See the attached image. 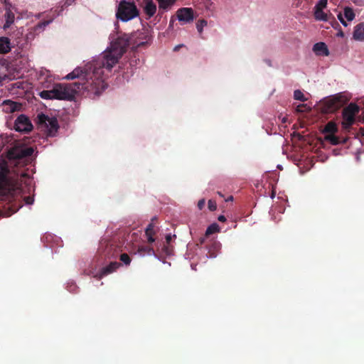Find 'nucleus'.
<instances>
[{"mask_svg":"<svg viewBox=\"0 0 364 364\" xmlns=\"http://www.w3.org/2000/svg\"><path fill=\"white\" fill-rule=\"evenodd\" d=\"M11 50V41L8 37H0V54H6Z\"/></svg>","mask_w":364,"mask_h":364,"instance_id":"nucleus-15","label":"nucleus"},{"mask_svg":"<svg viewBox=\"0 0 364 364\" xmlns=\"http://www.w3.org/2000/svg\"><path fill=\"white\" fill-rule=\"evenodd\" d=\"M338 132V127L333 121L328 122L324 127L323 132L328 134H333Z\"/></svg>","mask_w":364,"mask_h":364,"instance_id":"nucleus-19","label":"nucleus"},{"mask_svg":"<svg viewBox=\"0 0 364 364\" xmlns=\"http://www.w3.org/2000/svg\"><path fill=\"white\" fill-rule=\"evenodd\" d=\"M139 14V12L134 2L126 0H122L119 2L116 12L117 18L124 22L137 17Z\"/></svg>","mask_w":364,"mask_h":364,"instance_id":"nucleus-4","label":"nucleus"},{"mask_svg":"<svg viewBox=\"0 0 364 364\" xmlns=\"http://www.w3.org/2000/svg\"><path fill=\"white\" fill-rule=\"evenodd\" d=\"M353 38L357 41H364V22L358 24L355 27Z\"/></svg>","mask_w":364,"mask_h":364,"instance_id":"nucleus-17","label":"nucleus"},{"mask_svg":"<svg viewBox=\"0 0 364 364\" xmlns=\"http://www.w3.org/2000/svg\"><path fill=\"white\" fill-rule=\"evenodd\" d=\"M6 23L4 26V28L10 27L14 21V14L11 11H7L5 14Z\"/></svg>","mask_w":364,"mask_h":364,"instance_id":"nucleus-23","label":"nucleus"},{"mask_svg":"<svg viewBox=\"0 0 364 364\" xmlns=\"http://www.w3.org/2000/svg\"><path fill=\"white\" fill-rule=\"evenodd\" d=\"M218 220L220 221V222H225L226 221V218L225 216L221 215H219Z\"/></svg>","mask_w":364,"mask_h":364,"instance_id":"nucleus-41","label":"nucleus"},{"mask_svg":"<svg viewBox=\"0 0 364 364\" xmlns=\"http://www.w3.org/2000/svg\"><path fill=\"white\" fill-rule=\"evenodd\" d=\"M325 139L329 141L333 145H337L341 143L338 136L333 134H327L325 136Z\"/></svg>","mask_w":364,"mask_h":364,"instance_id":"nucleus-26","label":"nucleus"},{"mask_svg":"<svg viewBox=\"0 0 364 364\" xmlns=\"http://www.w3.org/2000/svg\"><path fill=\"white\" fill-rule=\"evenodd\" d=\"M10 169L6 161H3L0 163V194L5 192L11 185L9 174Z\"/></svg>","mask_w":364,"mask_h":364,"instance_id":"nucleus-9","label":"nucleus"},{"mask_svg":"<svg viewBox=\"0 0 364 364\" xmlns=\"http://www.w3.org/2000/svg\"><path fill=\"white\" fill-rule=\"evenodd\" d=\"M177 16L180 21L191 22L194 18L193 11L191 8H181L178 10Z\"/></svg>","mask_w":364,"mask_h":364,"instance_id":"nucleus-12","label":"nucleus"},{"mask_svg":"<svg viewBox=\"0 0 364 364\" xmlns=\"http://www.w3.org/2000/svg\"><path fill=\"white\" fill-rule=\"evenodd\" d=\"M220 196L223 197V195L220 192H218Z\"/></svg>","mask_w":364,"mask_h":364,"instance_id":"nucleus-47","label":"nucleus"},{"mask_svg":"<svg viewBox=\"0 0 364 364\" xmlns=\"http://www.w3.org/2000/svg\"><path fill=\"white\" fill-rule=\"evenodd\" d=\"M21 177H22V178H27V177H28V174L27 173H26V172L21 173Z\"/></svg>","mask_w":364,"mask_h":364,"instance_id":"nucleus-43","label":"nucleus"},{"mask_svg":"<svg viewBox=\"0 0 364 364\" xmlns=\"http://www.w3.org/2000/svg\"><path fill=\"white\" fill-rule=\"evenodd\" d=\"M313 51L318 55L328 56L329 51L325 43H316L313 46Z\"/></svg>","mask_w":364,"mask_h":364,"instance_id":"nucleus-13","label":"nucleus"},{"mask_svg":"<svg viewBox=\"0 0 364 364\" xmlns=\"http://www.w3.org/2000/svg\"><path fill=\"white\" fill-rule=\"evenodd\" d=\"M208 209L210 211H214L217 208L216 202L215 200H209L208 203Z\"/></svg>","mask_w":364,"mask_h":364,"instance_id":"nucleus-31","label":"nucleus"},{"mask_svg":"<svg viewBox=\"0 0 364 364\" xmlns=\"http://www.w3.org/2000/svg\"><path fill=\"white\" fill-rule=\"evenodd\" d=\"M338 35L341 36H343V32H341Z\"/></svg>","mask_w":364,"mask_h":364,"instance_id":"nucleus-48","label":"nucleus"},{"mask_svg":"<svg viewBox=\"0 0 364 364\" xmlns=\"http://www.w3.org/2000/svg\"><path fill=\"white\" fill-rule=\"evenodd\" d=\"M233 200V197L232 196H230L227 200L226 201H229V200Z\"/></svg>","mask_w":364,"mask_h":364,"instance_id":"nucleus-45","label":"nucleus"},{"mask_svg":"<svg viewBox=\"0 0 364 364\" xmlns=\"http://www.w3.org/2000/svg\"><path fill=\"white\" fill-rule=\"evenodd\" d=\"M172 240V236L171 234L166 235V241L164 242L166 244H170Z\"/></svg>","mask_w":364,"mask_h":364,"instance_id":"nucleus-38","label":"nucleus"},{"mask_svg":"<svg viewBox=\"0 0 364 364\" xmlns=\"http://www.w3.org/2000/svg\"><path fill=\"white\" fill-rule=\"evenodd\" d=\"M156 11V6L152 0H147L144 6L145 14L150 18L153 16Z\"/></svg>","mask_w":364,"mask_h":364,"instance_id":"nucleus-18","label":"nucleus"},{"mask_svg":"<svg viewBox=\"0 0 364 364\" xmlns=\"http://www.w3.org/2000/svg\"><path fill=\"white\" fill-rule=\"evenodd\" d=\"M348 99L341 94L331 96L321 101V109L324 113H333L343 107Z\"/></svg>","mask_w":364,"mask_h":364,"instance_id":"nucleus-5","label":"nucleus"},{"mask_svg":"<svg viewBox=\"0 0 364 364\" xmlns=\"http://www.w3.org/2000/svg\"><path fill=\"white\" fill-rule=\"evenodd\" d=\"M33 151L32 147L16 146L8 150L6 157L9 161H14L15 162L14 165L17 166L20 161L25 160L26 158L31 156Z\"/></svg>","mask_w":364,"mask_h":364,"instance_id":"nucleus-6","label":"nucleus"},{"mask_svg":"<svg viewBox=\"0 0 364 364\" xmlns=\"http://www.w3.org/2000/svg\"><path fill=\"white\" fill-rule=\"evenodd\" d=\"M38 125L49 136H53L57 133L59 125L56 118L49 117L43 114L38 116Z\"/></svg>","mask_w":364,"mask_h":364,"instance_id":"nucleus-7","label":"nucleus"},{"mask_svg":"<svg viewBox=\"0 0 364 364\" xmlns=\"http://www.w3.org/2000/svg\"><path fill=\"white\" fill-rule=\"evenodd\" d=\"M220 231V227L217 223H213L210 225L208 227V228L205 230V237L200 238V243L201 245L204 244L205 242L206 237H208L209 235L214 234L215 232H218Z\"/></svg>","mask_w":364,"mask_h":364,"instance_id":"nucleus-16","label":"nucleus"},{"mask_svg":"<svg viewBox=\"0 0 364 364\" xmlns=\"http://www.w3.org/2000/svg\"><path fill=\"white\" fill-rule=\"evenodd\" d=\"M282 122H286V118H284V119H282Z\"/></svg>","mask_w":364,"mask_h":364,"instance_id":"nucleus-49","label":"nucleus"},{"mask_svg":"<svg viewBox=\"0 0 364 364\" xmlns=\"http://www.w3.org/2000/svg\"><path fill=\"white\" fill-rule=\"evenodd\" d=\"M40 97L45 100H50L53 98V90H43L39 94Z\"/></svg>","mask_w":364,"mask_h":364,"instance_id":"nucleus-27","label":"nucleus"},{"mask_svg":"<svg viewBox=\"0 0 364 364\" xmlns=\"http://www.w3.org/2000/svg\"><path fill=\"white\" fill-rule=\"evenodd\" d=\"M0 106L2 108V111L8 114L19 111L21 108V104L11 100H4Z\"/></svg>","mask_w":364,"mask_h":364,"instance_id":"nucleus-11","label":"nucleus"},{"mask_svg":"<svg viewBox=\"0 0 364 364\" xmlns=\"http://www.w3.org/2000/svg\"><path fill=\"white\" fill-rule=\"evenodd\" d=\"M338 20L341 21V23L344 26H347V23L346 21L344 20V18L343 16V14H338Z\"/></svg>","mask_w":364,"mask_h":364,"instance_id":"nucleus-36","label":"nucleus"},{"mask_svg":"<svg viewBox=\"0 0 364 364\" xmlns=\"http://www.w3.org/2000/svg\"><path fill=\"white\" fill-rule=\"evenodd\" d=\"M147 240L149 243H152L155 241L154 236H146Z\"/></svg>","mask_w":364,"mask_h":364,"instance_id":"nucleus-42","label":"nucleus"},{"mask_svg":"<svg viewBox=\"0 0 364 364\" xmlns=\"http://www.w3.org/2000/svg\"><path fill=\"white\" fill-rule=\"evenodd\" d=\"M309 109H310V108L309 107H307V105L305 104H301L296 107V111L298 112H304L306 110H309Z\"/></svg>","mask_w":364,"mask_h":364,"instance_id":"nucleus-32","label":"nucleus"},{"mask_svg":"<svg viewBox=\"0 0 364 364\" xmlns=\"http://www.w3.org/2000/svg\"><path fill=\"white\" fill-rule=\"evenodd\" d=\"M360 112V107L355 103L351 102L343 109L342 127L348 129L355 122V117Z\"/></svg>","mask_w":364,"mask_h":364,"instance_id":"nucleus-8","label":"nucleus"},{"mask_svg":"<svg viewBox=\"0 0 364 364\" xmlns=\"http://www.w3.org/2000/svg\"><path fill=\"white\" fill-rule=\"evenodd\" d=\"M120 260L126 265H129L131 262V259L127 253H123L120 255Z\"/></svg>","mask_w":364,"mask_h":364,"instance_id":"nucleus-30","label":"nucleus"},{"mask_svg":"<svg viewBox=\"0 0 364 364\" xmlns=\"http://www.w3.org/2000/svg\"><path fill=\"white\" fill-rule=\"evenodd\" d=\"M220 249V244L219 242L213 241L211 243V246L208 247V253L210 254V257H215L217 255V252Z\"/></svg>","mask_w":364,"mask_h":364,"instance_id":"nucleus-20","label":"nucleus"},{"mask_svg":"<svg viewBox=\"0 0 364 364\" xmlns=\"http://www.w3.org/2000/svg\"><path fill=\"white\" fill-rule=\"evenodd\" d=\"M53 98L71 100L77 93L85 92L90 97L99 96L104 90L105 85L100 79L95 81L87 80L84 82H73L67 85L56 84L52 89Z\"/></svg>","mask_w":364,"mask_h":364,"instance_id":"nucleus-1","label":"nucleus"},{"mask_svg":"<svg viewBox=\"0 0 364 364\" xmlns=\"http://www.w3.org/2000/svg\"><path fill=\"white\" fill-rule=\"evenodd\" d=\"M207 25V21H205V20H200L198 23H197V28L199 32H200L202 31V28L204 26H206Z\"/></svg>","mask_w":364,"mask_h":364,"instance_id":"nucleus-33","label":"nucleus"},{"mask_svg":"<svg viewBox=\"0 0 364 364\" xmlns=\"http://www.w3.org/2000/svg\"><path fill=\"white\" fill-rule=\"evenodd\" d=\"M138 253L141 256H144L146 254H147L149 255L156 256V254L154 250L152 247H150L148 246L139 247L138 248Z\"/></svg>","mask_w":364,"mask_h":364,"instance_id":"nucleus-21","label":"nucleus"},{"mask_svg":"<svg viewBox=\"0 0 364 364\" xmlns=\"http://www.w3.org/2000/svg\"><path fill=\"white\" fill-rule=\"evenodd\" d=\"M328 0H319L314 6L316 9H323L327 6Z\"/></svg>","mask_w":364,"mask_h":364,"instance_id":"nucleus-29","label":"nucleus"},{"mask_svg":"<svg viewBox=\"0 0 364 364\" xmlns=\"http://www.w3.org/2000/svg\"><path fill=\"white\" fill-rule=\"evenodd\" d=\"M24 201L26 204L28 205H31L33 203V201H34V199L33 197L31 196H26L24 198Z\"/></svg>","mask_w":364,"mask_h":364,"instance_id":"nucleus-35","label":"nucleus"},{"mask_svg":"<svg viewBox=\"0 0 364 364\" xmlns=\"http://www.w3.org/2000/svg\"><path fill=\"white\" fill-rule=\"evenodd\" d=\"M173 4L172 0H168L159 6L160 8L166 9Z\"/></svg>","mask_w":364,"mask_h":364,"instance_id":"nucleus-34","label":"nucleus"},{"mask_svg":"<svg viewBox=\"0 0 364 364\" xmlns=\"http://www.w3.org/2000/svg\"><path fill=\"white\" fill-rule=\"evenodd\" d=\"M314 15L316 20L327 21L328 16L326 13L323 11V9H316L314 8Z\"/></svg>","mask_w":364,"mask_h":364,"instance_id":"nucleus-22","label":"nucleus"},{"mask_svg":"<svg viewBox=\"0 0 364 364\" xmlns=\"http://www.w3.org/2000/svg\"><path fill=\"white\" fill-rule=\"evenodd\" d=\"M103 69H105V67L100 66V59L99 58L94 65L93 70L92 73H89L87 70H83L80 68H77L71 73L68 74L65 78L67 80H74L75 78H78L79 81L77 82H87V80L95 81V80L100 79L102 81L105 89L107 85L105 82V79L103 77Z\"/></svg>","mask_w":364,"mask_h":364,"instance_id":"nucleus-3","label":"nucleus"},{"mask_svg":"<svg viewBox=\"0 0 364 364\" xmlns=\"http://www.w3.org/2000/svg\"><path fill=\"white\" fill-rule=\"evenodd\" d=\"M162 252L166 255L170 256L173 254V247L170 244H166L165 242H162L161 244Z\"/></svg>","mask_w":364,"mask_h":364,"instance_id":"nucleus-24","label":"nucleus"},{"mask_svg":"<svg viewBox=\"0 0 364 364\" xmlns=\"http://www.w3.org/2000/svg\"><path fill=\"white\" fill-rule=\"evenodd\" d=\"M134 63V60H131V61H130V65H134V63Z\"/></svg>","mask_w":364,"mask_h":364,"instance_id":"nucleus-46","label":"nucleus"},{"mask_svg":"<svg viewBox=\"0 0 364 364\" xmlns=\"http://www.w3.org/2000/svg\"><path fill=\"white\" fill-rule=\"evenodd\" d=\"M343 15L345 18L349 21H353L355 18L353 10L350 7H346L344 9Z\"/></svg>","mask_w":364,"mask_h":364,"instance_id":"nucleus-25","label":"nucleus"},{"mask_svg":"<svg viewBox=\"0 0 364 364\" xmlns=\"http://www.w3.org/2000/svg\"><path fill=\"white\" fill-rule=\"evenodd\" d=\"M159 3V6L164 3L165 1H168V0H157Z\"/></svg>","mask_w":364,"mask_h":364,"instance_id":"nucleus-44","label":"nucleus"},{"mask_svg":"<svg viewBox=\"0 0 364 364\" xmlns=\"http://www.w3.org/2000/svg\"><path fill=\"white\" fill-rule=\"evenodd\" d=\"M129 45V41L126 36L118 37L112 46V49L104 52L100 57V66L105 67L109 72L111 71L113 66L126 52Z\"/></svg>","mask_w":364,"mask_h":364,"instance_id":"nucleus-2","label":"nucleus"},{"mask_svg":"<svg viewBox=\"0 0 364 364\" xmlns=\"http://www.w3.org/2000/svg\"><path fill=\"white\" fill-rule=\"evenodd\" d=\"M149 230H154V225L152 223H149L145 230L146 232H149Z\"/></svg>","mask_w":364,"mask_h":364,"instance_id":"nucleus-39","label":"nucleus"},{"mask_svg":"<svg viewBox=\"0 0 364 364\" xmlns=\"http://www.w3.org/2000/svg\"><path fill=\"white\" fill-rule=\"evenodd\" d=\"M294 97L295 100H299V101H301V102L307 101V98L305 97V96L303 94V92L301 90H296L294 91Z\"/></svg>","mask_w":364,"mask_h":364,"instance_id":"nucleus-28","label":"nucleus"},{"mask_svg":"<svg viewBox=\"0 0 364 364\" xmlns=\"http://www.w3.org/2000/svg\"><path fill=\"white\" fill-rule=\"evenodd\" d=\"M120 263L117 262H112L106 267H104L101 269L100 272V277H102L109 274L114 272L120 266Z\"/></svg>","mask_w":364,"mask_h":364,"instance_id":"nucleus-14","label":"nucleus"},{"mask_svg":"<svg viewBox=\"0 0 364 364\" xmlns=\"http://www.w3.org/2000/svg\"><path fill=\"white\" fill-rule=\"evenodd\" d=\"M14 129L18 132L28 133L33 129V124L27 116L21 114L15 120Z\"/></svg>","mask_w":364,"mask_h":364,"instance_id":"nucleus-10","label":"nucleus"},{"mask_svg":"<svg viewBox=\"0 0 364 364\" xmlns=\"http://www.w3.org/2000/svg\"><path fill=\"white\" fill-rule=\"evenodd\" d=\"M146 236H154L155 234L154 230H149V232L145 231Z\"/></svg>","mask_w":364,"mask_h":364,"instance_id":"nucleus-40","label":"nucleus"},{"mask_svg":"<svg viewBox=\"0 0 364 364\" xmlns=\"http://www.w3.org/2000/svg\"><path fill=\"white\" fill-rule=\"evenodd\" d=\"M205 200L204 198L203 199H200L198 203V208H199V210H202L204 206H205Z\"/></svg>","mask_w":364,"mask_h":364,"instance_id":"nucleus-37","label":"nucleus"}]
</instances>
